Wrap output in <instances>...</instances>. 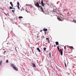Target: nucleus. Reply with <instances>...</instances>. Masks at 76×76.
<instances>
[{"instance_id":"obj_1","label":"nucleus","mask_w":76,"mask_h":76,"mask_svg":"<svg viewBox=\"0 0 76 76\" xmlns=\"http://www.w3.org/2000/svg\"><path fill=\"white\" fill-rule=\"evenodd\" d=\"M11 66L13 69L14 70L18 71V69L16 66V65L14 64H11Z\"/></svg>"},{"instance_id":"obj_2","label":"nucleus","mask_w":76,"mask_h":76,"mask_svg":"<svg viewBox=\"0 0 76 76\" xmlns=\"http://www.w3.org/2000/svg\"><path fill=\"white\" fill-rule=\"evenodd\" d=\"M35 6H37V7H39H39H40V9L42 10V12H43L44 13V10H43V8H42V6H39V3L37 2V4H36Z\"/></svg>"},{"instance_id":"obj_3","label":"nucleus","mask_w":76,"mask_h":76,"mask_svg":"<svg viewBox=\"0 0 76 76\" xmlns=\"http://www.w3.org/2000/svg\"><path fill=\"white\" fill-rule=\"evenodd\" d=\"M43 31H44V32H46V31H48V29L47 28H45L43 29Z\"/></svg>"},{"instance_id":"obj_4","label":"nucleus","mask_w":76,"mask_h":76,"mask_svg":"<svg viewBox=\"0 0 76 76\" xmlns=\"http://www.w3.org/2000/svg\"><path fill=\"white\" fill-rule=\"evenodd\" d=\"M32 65L33 66V67H36V65H35V64L34 63H32Z\"/></svg>"},{"instance_id":"obj_5","label":"nucleus","mask_w":76,"mask_h":76,"mask_svg":"<svg viewBox=\"0 0 76 76\" xmlns=\"http://www.w3.org/2000/svg\"><path fill=\"white\" fill-rule=\"evenodd\" d=\"M37 50H38L39 53H40V52H41V50H40V49H39V48H37Z\"/></svg>"},{"instance_id":"obj_6","label":"nucleus","mask_w":76,"mask_h":76,"mask_svg":"<svg viewBox=\"0 0 76 76\" xmlns=\"http://www.w3.org/2000/svg\"><path fill=\"white\" fill-rule=\"evenodd\" d=\"M69 48H70V49H73L74 50H75V49H74V48H73V46H69Z\"/></svg>"},{"instance_id":"obj_7","label":"nucleus","mask_w":76,"mask_h":76,"mask_svg":"<svg viewBox=\"0 0 76 76\" xmlns=\"http://www.w3.org/2000/svg\"><path fill=\"white\" fill-rule=\"evenodd\" d=\"M46 40H47V41H48V43H50V41L49 39H48V38H46Z\"/></svg>"},{"instance_id":"obj_8","label":"nucleus","mask_w":76,"mask_h":76,"mask_svg":"<svg viewBox=\"0 0 76 76\" xmlns=\"http://www.w3.org/2000/svg\"><path fill=\"white\" fill-rule=\"evenodd\" d=\"M58 20H59V21H62V20L60 18H57Z\"/></svg>"},{"instance_id":"obj_9","label":"nucleus","mask_w":76,"mask_h":76,"mask_svg":"<svg viewBox=\"0 0 76 76\" xmlns=\"http://www.w3.org/2000/svg\"><path fill=\"white\" fill-rule=\"evenodd\" d=\"M55 43H56V45H58V42H55Z\"/></svg>"},{"instance_id":"obj_10","label":"nucleus","mask_w":76,"mask_h":76,"mask_svg":"<svg viewBox=\"0 0 76 76\" xmlns=\"http://www.w3.org/2000/svg\"><path fill=\"white\" fill-rule=\"evenodd\" d=\"M59 53H61L62 51V50H61V48H60V50H59Z\"/></svg>"},{"instance_id":"obj_11","label":"nucleus","mask_w":76,"mask_h":76,"mask_svg":"<svg viewBox=\"0 0 76 76\" xmlns=\"http://www.w3.org/2000/svg\"><path fill=\"white\" fill-rule=\"evenodd\" d=\"M30 7H31V8H34V9H35V7H34L32 5H31L30 6Z\"/></svg>"},{"instance_id":"obj_12","label":"nucleus","mask_w":76,"mask_h":76,"mask_svg":"<svg viewBox=\"0 0 76 76\" xmlns=\"http://www.w3.org/2000/svg\"><path fill=\"white\" fill-rule=\"evenodd\" d=\"M2 61H0V66H1L2 65Z\"/></svg>"},{"instance_id":"obj_13","label":"nucleus","mask_w":76,"mask_h":76,"mask_svg":"<svg viewBox=\"0 0 76 76\" xmlns=\"http://www.w3.org/2000/svg\"><path fill=\"white\" fill-rule=\"evenodd\" d=\"M17 6H19L20 4L19 3V2L18 1L17 2Z\"/></svg>"},{"instance_id":"obj_14","label":"nucleus","mask_w":76,"mask_h":76,"mask_svg":"<svg viewBox=\"0 0 76 76\" xmlns=\"http://www.w3.org/2000/svg\"><path fill=\"white\" fill-rule=\"evenodd\" d=\"M46 49H47V48L45 47L44 48L43 50H44V51H46Z\"/></svg>"},{"instance_id":"obj_15","label":"nucleus","mask_w":76,"mask_h":76,"mask_svg":"<svg viewBox=\"0 0 76 76\" xmlns=\"http://www.w3.org/2000/svg\"><path fill=\"white\" fill-rule=\"evenodd\" d=\"M18 18H19V19H22L23 18V17L22 16H19L18 17Z\"/></svg>"},{"instance_id":"obj_16","label":"nucleus","mask_w":76,"mask_h":76,"mask_svg":"<svg viewBox=\"0 0 76 76\" xmlns=\"http://www.w3.org/2000/svg\"><path fill=\"white\" fill-rule=\"evenodd\" d=\"M41 4H44V2H43V0H42L41 1Z\"/></svg>"},{"instance_id":"obj_17","label":"nucleus","mask_w":76,"mask_h":76,"mask_svg":"<svg viewBox=\"0 0 76 76\" xmlns=\"http://www.w3.org/2000/svg\"><path fill=\"white\" fill-rule=\"evenodd\" d=\"M13 7H10V9H13Z\"/></svg>"},{"instance_id":"obj_18","label":"nucleus","mask_w":76,"mask_h":76,"mask_svg":"<svg viewBox=\"0 0 76 76\" xmlns=\"http://www.w3.org/2000/svg\"><path fill=\"white\" fill-rule=\"evenodd\" d=\"M12 13H14L15 12H15V10H12Z\"/></svg>"},{"instance_id":"obj_19","label":"nucleus","mask_w":76,"mask_h":76,"mask_svg":"<svg viewBox=\"0 0 76 76\" xmlns=\"http://www.w3.org/2000/svg\"><path fill=\"white\" fill-rule=\"evenodd\" d=\"M6 63H9V60H7L6 61Z\"/></svg>"},{"instance_id":"obj_20","label":"nucleus","mask_w":76,"mask_h":76,"mask_svg":"<svg viewBox=\"0 0 76 76\" xmlns=\"http://www.w3.org/2000/svg\"><path fill=\"white\" fill-rule=\"evenodd\" d=\"M64 64L66 68H67V66H66V62H65Z\"/></svg>"},{"instance_id":"obj_21","label":"nucleus","mask_w":76,"mask_h":76,"mask_svg":"<svg viewBox=\"0 0 76 76\" xmlns=\"http://www.w3.org/2000/svg\"><path fill=\"white\" fill-rule=\"evenodd\" d=\"M53 9L54 10H56V6H54V7H53Z\"/></svg>"},{"instance_id":"obj_22","label":"nucleus","mask_w":76,"mask_h":76,"mask_svg":"<svg viewBox=\"0 0 76 76\" xmlns=\"http://www.w3.org/2000/svg\"><path fill=\"white\" fill-rule=\"evenodd\" d=\"M18 8L19 10H20V7H19V6H18Z\"/></svg>"},{"instance_id":"obj_23","label":"nucleus","mask_w":76,"mask_h":76,"mask_svg":"<svg viewBox=\"0 0 76 76\" xmlns=\"http://www.w3.org/2000/svg\"><path fill=\"white\" fill-rule=\"evenodd\" d=\"M57 49L58 50H59L60 49V48H59V47L58 46H57Z\"/></svg>"},{"instance_id":"obj_24","label":"nucleus","mask_w":76,"mask_h":76,"mask_svg":"<svg viewBox=\"0 0 76 76\" xmlns=\"http://www.w3.org/2000/svg\"><path fill=\"white\" fill-rule=\"evenodd\" d=\"M60 54L61 56H62V55H63V52H62L60 53Z\"/></svg>"},{"instance_id":"obj_25","label":"nucleus","mask_w":76,"mask_h":76,"mask_svg":"<svg viewBox=\"0 0 76 76\" xmlns=\"http://www.w3.org/2000/svg\"><path fill=\"white\" fill-rule=\"evenodd\" d=\"M49 57H51V53H49Z\"/></svg>"},{"instance_id":"obj_26","label":"nucleus","mask_w":76,"mask_h":76,"mask_svg":"<svg viewBox=\"0 0 76 76\" xmlns=\"http://www.w3.org/2000/svg\"><path fill=\"white\" fill-rule=\"evenodd\" d=\"M68 75H70V73L68 72H66Z\"/></svg>"},{"instance_id":"obj_27","label":"nucleus","mask_w":76,"mask_h":76,"mask_svg":"<svg viewBox=\"0 0 76 76\" xmlns=\"http://www.w3.org/2000/svg\"><path fill=\"white\" fill-rule=\"evenodd\" d=\"M10 4L11 5V4H13V3H12V2H10Z\"/></svg>"},{"instance_id":"obj_28","label":"nucleus","mask_w":76,"mask_h":76,"mask_svg":"<svg viewBox=\"0 0 76 76\" xmlns=\"http://www.w3.org/2000/svg\"><path fill=\"white\" fill-rule=\"evenodd\" d=\"M11 6L12 7L14 6L13 4H11Z\"/></svg>"},{"instance_id":"obj_29","label":"nucleus","mask_w":76,"mask_h":76,"mask_svg":"<svg viewBox=\"0 0 76 76\" xmlns=\"http://www.w3.org/2000/svg\"><path fill=\"white\" fill-rule=\"evenodd\" d=\"M30 48H31V50H32V51H33V49H32V47H31Z\"/></svg>"},{"instance_id":"obj_30","label":"nucleus","mask_w":76,"mask_h":76,"mask_svg":"<svg viewBox=\"0 0 76 76\" xmlns=\"http://www.w3.org/2000/svg\"><path fill=\"white\" fill-rule=\"evenodd\" d=\"M42 6H43V7H44V5L43 4H42Z\"/></svg>"},{"instance_id":"obj_31","label":"nucleus","mask_w":76,"mask_h":76,"mask_svg":"<svg viewBox=\"0 0 76 76\" xmlns=\"http://www.w3.org/2000/svg\"><path fill=\"white\" fill-rule=\"evenodd\" d=\"M15 50L16 51H17V50H16V47L15 48Z\"/></svg>"},{"instance_id":"obj_32","label":"nucleus","mask_w":76,"mask_h":76,"mask_svg":"<svg viewBox=\"0 0 76 76\" xmlns=\"http://www.w3.org/2000/svg\"><path fill=\"white\" fill-rule=\"evenodd\" d=\"M4 14H5V15H6V16H7V14H6L5 13H4Z\"/></svg>"},{"instance_id":"obj_33","label":"nucleus","mask_w":76,"mask_h":76,"mask_svg":"<svg viewBox=\"0 0 76 76\" xmlns=\"http://www.w3.org/2000/svg\"><path fill=\"white\" fill-rule=\"evenodd\" d=\"M0 9H2V10H3V9H2V8L0 7Z\"/></svg>"},{"instance_id":"obj_34","label":"nucleus","mask_w":76,"mask_h":76,"mask_svg":"<svg viewBox=\"0 0 76 76\" xmlns=\"http://www.w3.org/2000/svg\"><path fill=\"white\" fill-rule=\"evenodd\" d=\"M39 3L40 4H41V2H40V1H39Z\"/></svg>"},{"instance_id":"obj_35","label":"nucleus","mask_w":76,"mask_h":76,"mask_svg":"<svg viewBox=\"0 0 76 76\" xmlns=\"http://www.w3.org/2000/svg\"><path fill=\"white\" fill-rule=\"evenodd\" d=\"M45 35H46V31H45Z\"/></svg>"},{"instance_id":"obj_36","label":"nucleus","mask_w":76,"mask_h":76,"mask_svg":"<svg viewBox=\"0 0 76 76\" xmlns=\"http://www.w3.org/2000/svg\"><path fill=\"white\" fill-rule=\"evenodd\" d=\"M4 53H6V51H4Z\"/></svg>"},{"instance_id":"obj_37","label":"nucleus","mask_w":76,"mask_h":76,"mask_svg":"<svg viewBox=\"0 0 76 76\" xmlns=\"http://www.w3.org/2000/svg\"><path fill=\"white\" fill-rule=\"evenodd\" d=\"M26 12H27V13H28L29 12H28V11H27L26 10Z\"/></svg>"},{"instance_id":"obj_38","label":"nucleus","mask_w":76,"mask_h":76,"mask_svg":"<svg viewBox=\"0 0 76 76\" xmlns=\"http://www.w3.org/2000/svg\"><path fill=\"white\" fill-rule=\"evenodd\" d=\"M42 30H40V32H42Z\"/></svg>"},{"instance_id":"obj_39","label":"nucleus","mask_w":76,"mask_h":76,"mask_svg":"<svg viewBox=\"0 0 76 76\" xmlns=\"http://www.w3.org/2000/svg\"><path fill=\"white\" fill-rule=\"evenodd\" d=\"M64 48L65 50H66V46H64Z\"/></svg>"},{"instance_id":"obj_40","label":"nucleus","mask_w":76,"mask_h":76,"mask_svg":"<svg viewBox=\"0 0 76 76\" xmlns=\"http://www.w3.org/2000/svg\"><path fill=\"white\" fill-rule=\"evenodd\" d=\"M31 4H28V6H31Z\"/></svg>"},{"instance_id":"obj_41","label":"nucleus","mask_w":76,"mask_h":76,"mask_svg":"<svg viewBox=\"0 0 76 76\" xmlns=\"http://www.w3.org/2000/svg\"><path fill=\"white\" fill-rule=\"evenodd\" d=\"M54 46L55 47H56V45H54Z\"/></svg>"},{"instance_id":"obj_42","label":"nucleus","mask_w":76,"mask_h":76,"mask_svg":"<svg viewBox=\"0 0 76 76\" xmlns=\"http://www.w3.org/2000/svg\"><path fill=\"white\" fill-rule=\"evenodd\" d=\"M13 9H14L15 10V8H14V7L13 8Z\"/></svg>"},{"instance_id":"obj_43","label":"nucleus","mask_w":76,"mask_h":76,"mask_svg":"<svg viewBox=\"0 0 76 76\" xmlns=\"http://www.w3.org/2000/svg\"><path fill=\"white\" fill-rule=\"evenodd\" d=\"M48 63H50V61H48Z\"/></svg>"},{"instance_id":"obj_44","label":"nucleus","mask_w":76,"mask_h":76,"mask_svg":"<svg viewBox=\"0 0 76 76\" xmlns=\"http://www.w3.org/2000/svg\"><path fill=\"white\" fill-rule=\"evenodd\" d=\"M52 5H53V3H51Z\"/></svg>"},{"instance_id":"obj_45","label":"nucleus","mask_w":76,"mask_h":76,"mask_svg":"<svg viewBox=\"0 0 76 76\" xmlns=\"http://www.w3.org/2000/svg\"><path fill=\"white\" fill-rule=\"evenodd\" d=\"M28 4H26V6H28Z\"/></svg>"},{"instance_id":"obj_46","label":"nucleus","mask_w":76,"mask_h":76,"mask_svg":"<svg viewBox=\"0 0 76 76\" xmlns=\"http://www.w3.org/2000/svg\"><path fill=\"white\" fill-rule=\"evenodd\" d=\"M4 55H5V53H4Z\"/></svg>"},{"instance_id":"obj_47","label":"nucleus","mask_w":76,"mask_h":76,"mask_svg":"<svg viewBox=\"0 0 76 76\" xmlns=\"http://www.w3.org/2000/svg\"><path fill=\"white\" fill-rule=\"evenodd\" d=\"M5 19H6V18H5Z\"/></svg>"},{"instance_id":"obj_48","label":"nucleus","mask_w":76,"mask_h":76,"mask_svg":"<svg viewBox=\"0 0 76 76\" xmlns=\"http://www.w3.org/2000/svg\"><path fill=\"white\" fill-rule=\"evenodd\" d=\"M10 51H12V50H11L10 49Z\"/></svg>"},{"instance_id":"obj_49","label":"nucleus","mask_w":76,"mask_h":76,"mask_svg":"<svg viewBox=\"0 0 76 76\" xmlns=\"http://www.w3.org/2000/svg\"><path fill=\"white\" fill-rule=\"evenodd\" d=\"M18 12H19V11L18 10Z\"/></svg>"},{"instance_id":"obj_50","label":"nucleus","mask_w":76,"mask_h":76,"mask_svg":"<svg viewBox=\"0 0 76 76\" xmlns=\"http://www.w3.org/2000/svg\"><path fill=\"white\" fill-rule=\"evenodd\" d=\"M39 10V8H38Z\"/></svg>"},{"instance_id":"obj_51","label":"nucleus","mask_w":76,"mask_h":76,"mask_svg":"<svg viewBox=\"0 0 76 76\" xmlns=\"http://www.w3.org/2000/svg\"><path fill=\"white\" fill-rule=\"evenodd\" d=\"M21 10V11H22V10Z\"/></svg>"},{"instance_id":"obj_52","label":"nucleus","mask_w":76,"mask_h":76,"mask_svg":"<svg viewBox=\"0 0 76 76\" xmlns=\"http://www.w3.org/2000/svg\"><path fill=\"white\" fill-rule=\"evenodd\" d=\"M4 13H5V12H4Z\"/></svg>"},{"instance_id":"obj_53","label":"nucleus","mask_w":76,"mask_h":76,"mask_svg":"<svg viewBox=\"0 0 76 76\" xmlns=\"http://www.w3.org/2000/svg\"><path fill=\"white\" fill-rule=\"evenodd\" d=\"M33 48H34V47H33Z\"/></svg>"}]
</instances>
